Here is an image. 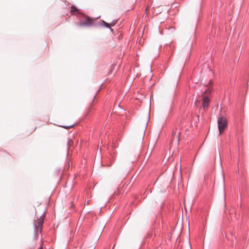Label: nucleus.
<instances>
[{
  "label": "nucleus",
  "mask_w": 249,
  "mask_h": 249,
  "mask_svg": "<svg viewBox=\"0 0 249 249\" xmlns=\"http://www.w3.org/2000/svg\"><path fill=\"white\" fill-rule=\"evenodd\" d=\"M86 18V20L84 21H81L79 23L78 25L79 26H90L93 25V20L91 19L90 17L87 15H83Z\"/></svg>",
  "instance_id": "nucleus-3"
},
{
  "label": "nucleus",
  "mask_w": 249,
  "mask_h": 249,
  "mask_svg": "<svg viewBox=\"0 0 249 249\" xmlns=\"http://www.w3.org/2000/svg\"><path fill=\"white\" fill-rule=\"evenodd\" d=\"M210 103V98L208 96H204L202 99V106L205 108H208L209 106Z\"/></svg>",
  "instance_id": "nucleus-6"
},
{
  "label": "nucleus",
  "mask_w": 249,
  "mask_h": 249,
  "mask_svg": "<svg viewBox=\"0 0 249 249\" xmlns=\"http://www.w3.org/2000/svg\"><path fill=\"white\" fill-rule=\"evenodd\" d=\"M36 218H37V219L35 220V227L36 232L37 233L38 232H41L42 231V226L44 219V212H42L39 218H38V216L36 215Z\"/></svg>",
  "instance_id": "nucleus-2"
},
{
  "label": "nucleus",
  "mask_w": 249,
  "mask_h": 249,
  "mask_svg": "<svg viewBox=\"0 0 249 249\" xmlns=\"http://www.w3.org/2000/svg\"><path fill=\"white\" fill-rule=\"evenodd\" d=\"M95 97H96V95H94V98H95ZM94 99H93V100H92V102L91 103V104H92V103L94 102Z\"/></svg>",
  "instance_id": "nucleus-16"
},
{
  "label": "nucleus",
  "mask_w": 249,
  "mask_h": 249,
  "mask_svg": "<svg viewBox=\"0 0 249 249\" xmlns=\"http://www.w3.org/2000/svg\"><path fill=\"white\" fill-rule=\"evenodd\" d=\"M154 234V236H156V234H155V233L153 232V230H152L151 231H149L147 234H146V237L147 238H152L153 237V235Z\"/></svg>",
  "instance_id": "nucleus-10"
},
{
  "label": "nucleus",
  "mask_w": 249,
  "mask_h": 249,
  "mask_svg": "<svg viewBox=\"0 0 249 249\" xmlns=\"http://www.w3.org/2000/svg\"><path fill=\"white\" fill-rule=\"evenodd\" d=\"M102 23H99V22H98V24L100 26H104L107 28H109L110 27V25H109V24L106 22V21H105L104 20H102Z\"/></svg>",
  "instance_id": "nucleus-7"
},
{
  "label": "nucleus",
  "mask_w": 249,
  "mask_h": 249,
  "mask_svg": "<svg viewBox=\"0 0 249 249\" xmlns=\"http://www.w3.org/2000/svg\"><path fill=\"white\" fill-rule=\"evenodd\" d=\"M108 29H109L110 30V31L111 32H113V29H112L110 26L109 27V28H108Z\"/></svg>",
  "instance_id": "nucleus-14"
},
{
  "label": "nucleus",
  "mask_w": 249,
  "mask_h": 249,
  "mask_svg": "<svg viewBox=\"0 0 249 249\" xmlns=\"http://www.w3.org/2000/svg\"><path fill=\"white\" fill-rule=\"evenodd\" d=\"M68 168H69L70 167V162L68 161Z\"/></svg>",
  "instance_id": "nucleus-18"
},
{
  "label": "nucleus",
  "mask_w": 249,
  "mask_h": 249,
  "mask_svg": "<svg viewBox=\"0 0 249 249\" xmlns=\"http://www.w3.org/2000/svg\"><path fill=\"white\" fill-rule=\"evenodd\" d=\"M63 2L65 3V4L67 5H69V3L68 1H67L66 0H63Z\"/></svg>",
  "instance_id": "nucleus-13"
},
{
  "label": "nucleus",
  "mask_w": 249,
  "mask_h": 249,
  "mask_svg": "<svg viewBox=\"0 0 249 249\" xmlns=\"http://www.w3.org/2000/svg\"><path fill=\"white\" fill-rule=\"evenodd\" d=\"M217 124L219 135H220L224 131L225 128L228 126L227 119L225 117L220 115L217 120Z\"/></svg>",
  "instance_id": "nucleus-1"
},
{
  "label": "nucleus",
  "mask_w": 249,
  "mask_h": 249,
  "mask_svg": "<svg viewBox=\"0 0 249 249\" xmlns=\"http://www.w3.org/2000/svg\"><path fill=\"white\" fill-rule=\"evenodd\" d=\"M211 82H212V81H211V80H210V81H209V83H211Z\"/></svg>",
  "instance_id": "nucleus-21"
},
{
  "label": "nucleus",
  "mask_w": 249,
  "mask_h": 249,
  "mask_svg": "<svg viewBox=\"0 0 249 249\" xmlns=\"http://www.w3.org/2000/svg\"><path fill=\"white\" fill-rule=\"evenodd\" d=\"M71 13L72 15H75L76 16H78L82 15V13L80 11V10L75 6L71 5Z\"/></svg>",
  "instance_id": "nucleus-5"
},
{
  "label": "nucleus",
  "mask_w": 249,
  "mask_h": 249,
  "mask_svg": "<svg viewBox=\"0 0 249 249\" xmlns=\"http://www.w3.org/2000/svg\"><path fill=\"white\" fill-rule=\"evenodd\" d=\"M68 144H69V142H67V146H68Z\"/></svg>",
  "instance_id": "nucleus-22"
},
{
  "label": "nucleus",
  "mask_w": 249,
  "mask_h": 249,
  "mask_svg": "<svg viewBox=\"0 0 249 249\" xmlns=\"http://www.w3.org/2000/svg\"><path fill=\"white\" fill-rule=\"evenodd\" d=\"M148 114H149L148 119H149V117H150V110L149 111Z\"/></svg>",
  "instance_id": "nucleus-17"
},
{
  "label": "nucleus",
  "mask_w": 249,
  "mask_h": 249,
  "mask_svg": "<svg viewBox=\"0 0 249 249\" xmlns=\"http://www.w3.org/2000/svg\"><path fill=\"white\" fill-rule=\"evenodd\" d=\"M70 207H71V209H73V204H71V205Z\"/></svg>",
  "instance_id": "nucleus-15"
},
{
  "label": "nucleus",
  "mask_w": 249,
  "mask_h": 249,
  "mask_svg": "<svg viewBox=\"0 0 249 249\" xmlns=\"http://www.w3.org/2000/svg\"><path fill=\"white\" fill-rule=\"evenodd\" d=\"M118 19L113 20L110 23H109L110 26H114L117 23Z\"/></svg>",
  "instance_id": "nucleus-11"
},
{
  "label": "nucleus",
  "mask_w": 249,
  "mask_h": 249,
  "mask_svg": "<svg viewBox=\"0 0 249 249\" xmlns=\"http://www.w3.org/2000/svg\"><path fill=\"white\" fill-rule=\"evenodd\" d=\"M71 213V212H68L67 213H68V214H69V213Z\"/></svg>",
  "instance_id": "nucleus-23"
},
{
  "label": "nucleus",
  "mask_w": 249,
  "mask_h": 249,
  "mask_svg": "<svg viewBox=\"0 0 249 249\" xmlns=\"http://www.w3.org/2000/svg\"><path fill=\"white\" fill-rule=\"evenodd\" d=\"M42 249V247H40L39 249Z\"/></svg>",
  "instance_id": "nucleus-20"
},
{
  "label": "nucleus",
  "mask_w": 249,
  "mask_h": 249,
  "mask_svg": "<svg viewBox=\"0 0 249 249\" xmlns=\"http://www.w3.org/2000/svg\"><path fill=\"white\" fill-rule=\"evenodd\" d=\"M117 145L116 144L113 143V149L112 150H115V148L117 147Z\"/></svg>",
  "instance_id": "nucleus-12"
},
{
  "label": "nucleus",
  "mask_w": 249,
  "mask_h": 249,
  "mask_svg": "<svg viewBox=\"0 0 249 249\" xmlns=\"http://www.w3.org/2000/svg\"><path fill=\"white\" fill-rule=\"evenodd\" d=\"M76 125V123H73V124H71L70 125H63V128L67 129H69V128H71L73 127Z\"/></svg>",
  "instance_id": "nucleus-9"
},
{
  "label": "nucleus",
  "mask_w": 249,
  "mask_h": 249,
  "mask_svg": "<svg viewBox=\"0 0 249 249\" xmlns=\"http://www.w3.org/2000/svg\"><path fill=\"white\" fill-rule=\"evenodd\" d=\"M148 122V121H147V122H146V126H147V125Z\"/></svg>",
  "instance_id": "nucleus-19"
},
{
  "label": "nucleus",
  "mask_w": 249,
  "mask_h": 249,
  "mask_svg": "<svg viewBox=\"0 0 249 249\" xmlns=\"http://www.w3.org/2000/svg\"><path fill=\"white\" fill-rule=\"evenodd\" d=\"M213 90V88L211 87H209L206 90H205L203 93L206 94H210L212 92Z\"/></svg>",
  "instance_id": "nucleus-8"
},
{
  "label": "nucleus",
  "mask_w": 249,
  "mask_h": 249,
  "mask_svg": "<svg viewBox=\"0 0 249 249\" xmlns=\"http://www.w3.org/2000/svg\"><path fill=\"white\" fill-rule=\"evenodd\" d=\"M117 152L115 150H112L110 152L109 156V164L108 166H110L115 162L117 158Z\"/></svg>",
  "instance_id": "nucleus-4"
}]
</instances>
